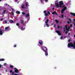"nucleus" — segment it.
Listing matches in <instances>:
<instances>
[{"label": "nucleus", "instance_id": "7ed1b4c3", "mask_svg": "<svg viewBox=\"0 0 75 75\" xmlns=\"http://www.w3.org/2000/svg\"><path fill=\"white\" fill-rule=\"evenodd\" d=\"M41 48L42 50L44 52H47L48 51V49L47 48L45 47V46H42Z\"/></svg>", "mask_w": 75, "mask_h": 75}, {"label": "nucleus", "instance_id": "37998d69", "mask_svg": "<svg viewBox=\"0 0 75 75\" xmlns=\"http://www.w3.org/2000/svg\"><path fill=\"white\" fill-rule=\"evenodd\" d=\"M67 23L68 24H69V23H70V22L69 21H67Z\"/></svg>", "mask_w": 75, "mask_h": 75}, {"label": "nucleus", "instance_id": "e2e57ef3", "mask_svg": "<svg viewBox=\"0 0 75 75\" xmlns=\"http://www.w3.org/2000/svg\"><path fill=\"white\" fill-rule=\"evenodd\" d=\"M44 27H45V24H44Z\"/></svg>", "mask_w": 75, "mask_h": 75}, {"label": "nucleus", "instance_id": "473e14b6", "mask_svg": "<svg viewBox=\"0 0 75 75\" xmlns=\"http://www.w3.org/2000/svg\"><path fill=\"white\" fill-rule=\"evenodd\" d=\"M65 28H64V31H66V29H65Z\"/></svg>", "mask_w": 75, "mask_h": 75}, {"label": "nucleus", "instance_id": "8fccbe9b", "mask_svg": "<svg viewBox=\"0 0 75 75\" xmlns=\"http://www.w3.org/2000/svg\"><path fill=\"white\" fill-rule=\"evenodd\" d=\"M11 10L12 11H14V10L13 8H12L11 9Z\"/></svg>", "mask_w": 75, "mask_h": 75}, {"label": "nucleus", "instance_id": "774afa93", "mask_svg": "<svg viewBox=\"0 0 75 75\" xmlns=\"http://www.w3.org/2000/svg\"><path fill=\"white\" fill-rule=\"evenodd\" d=\"M6 72L7 71V70H6Z\"/></svg>", "mask_w": 75, "mask_h": 75}, {"label": "nucleus", "instance_id": "72a5a7b5", "mask_svg": "<svg viewBox=\"0 0 75 75\" xmlns=\"http://www.w3.org/2000/svg\"><path fill=\"white\" fill-rule=\"evenodd\" d=\"M61 17H62V18H64V15H62Z\"/></svg>", "mask_w": 75, "mask_h": 75}, {"label": "nucleus", "instance_id": "69168bd1", "mask_svg": "<svg viewBox=\"0 0 75 75\" xmlns=\"http://www.w3.org/2000/svg\"><path fill=\"white\" fill-rule=\"evenodd\" d=\"M2 0H0V2Z\"/></svg>", "mask_w": 75, "mask_h": 75}, {"label": "nucleus", "instance_id": "f3484780", "mask_svg": "<svg viewBox=\"0 0 75 75\" xmlns=\"http://www.w3.org/2000/svg\"><path fill=\"white\" fill-rule=\"evenodd\" d=\"M3 34V31L2 30H0V35H2Z\"/></svg>", "mask_w": 75, "mask_h": 75}, {"label": "nucleus", "instance_id": "ddd939ff", "mask_svg": "<svg viewBox=\"0 0 75 75\" xmlns=\"http://www.w3.org/2000/svg\"><path fill=\"white\" fill-rule=\"evenodd\" d=\"M45 55L46 56H48V51L45 52Z\"/></svg>", "mask_w": 75, "mask_h": 75}, {"label": "nucleus", "instance_id": "c03bdc74", "mask_svg": "<svg viewBox=\"0 0 75 75\" xmlns=\"http://www.w3.org/2000/svg\"><path fill=\"white\" fill-rule=\"evenodd\" d=\"M63 38V37H62V36H61V37L60 39H61V40H62V39Z\"/></svg>", "mask_w": 75, "mask_h": 75}, {"label": "nucleus", "instance_id": "412c9836", "mask_svg": "<svg viewBox=\"0 0 75 75\" xmlns=\"http://www.w3.org/2000/svg\"><path fill=\"white\" fill-rule=\"evenodd\" d=\"M22 8H25V7H24V5H23L21 7Z\"/></svg>", "mask_w": 75, "mask_h": 75}, {"label": "nucleus", "instance_id": "0e129e2a", "mask_svg": "<svg viewBox=\"0 0 75 75\" xmlns=\"http://www.w3.org/2000/svg\"><path fill=\"white\" fill-rule=\"evenodd\" d=\"M1 29L0 28V31H1Z\"/></svg>", "mask_w": 75, "mask_h": 75}, {"label": "nucleus", "instance_id": "f704fd0d", "mask_svg": "<svg viewBox=\"0 0 75 75\" xmlns=\"http://www.w3.org/2000/svg\"><path fill=\"white\" fill-rule=\"evenodd\" d=\"M8 5V4H4V6H7Z\"/></svg>", "mask_w": 75, "mask_h": 75}, {"label": "nucleus", "instance_id": "423d86ee", "mask_svg": "<svg viewBox=\"0 0 75 75\" xmlns=\"http://www.w3.org/2000/svg\"><path fill=\"white\" fill-rule=\"evenodd\" d=\"M48 21H49V19H47L46 20V21H45V23H46V25H47V27H49V25H48Z\"/></svg>", "mask_w": 75, "mask_h": 75}, {"label": "nucleus", "instance_id": "e433bc0d", "mask_svg": "<svg viewBox=\"0 0 75 75\" xmlns=\"http://www.w3.org/2000/svg\"><path fill=\"white\" fill-rule=\"evenodd\" d=\"M47 13H48V14H49V15H50V12H49V11H48L47 12Z\"/></svg>", "mask_w": 75, "mask_h": 75}, {"label": "nucleus", "instance_id": "c756f323", "mask_svg": "<svg viewBox=\"0 0 75 75\" xmlns=\"http://www.w3.org/2000/svg\"><path fill=\"white\" fill-rule=\"evenodd\" d=\"M16 25H17V26H19V25H20L19 24V23H17L16 24Z\"/></svg>", "mask_w": 75, "mask_h": 75}, {"label": "nucleus", "instance_id": "20e7f679", "mask_svg": "<svg viewBox=\"0 0 75 75\" xmlns=\"http://www.w3.org/2000/svg\"><path fill=\"white\" fill-rule=\"evenodd\" d=\"M20 23L21 25H25V23H24V21L23 20L21 19L20 20Z\"/></svg>", "mask_w": 75, "mask_h": 75}, {"label": "nucleus", "instance_id": "b1692460", "mask_svg": "<svg viewBox=\"0 0 75 75\" xmlns=\"http://www.w3.org/2000/svg\"><path fill=\"white\" fill-rule=\"evenodd\" d=\"M6 12V10H4V11L2 13V14H5Z\"/></svg>", "mask_w": 75, "mask_h": 75}, {"label": "nucleus", "instance_id": "2f4dec72", "mask_svg": "<svg viewBox=\"0 0 75 75\" xmlns=\"http://www.w3.org/2000/svg\"><path fill=\"white\" fill-rule=\"evenodd\" d=\"M12 75H14V72H12Z\"/></svg>", "mask_w": 75, "mask_h": 75}, {"label": "nucleus", "instance_id": "0eeeda50", "mask_svg": "<svg viewBox=\"0 0 75 75\" xmlns=\"http://www.w3.org/2000/svg\"><path fill=\"white\" fill-rule=\"evenodd\" d=\"M56 33H57L58 35H61V32H60V31L59 30H56Z\"/></svg>", "mask_w": 75, "mask_h": 75}, {"label": "nucleus", "instance_id": "3c124183", "mask_svg": "<svg viewBox=\"0 0 75 75\" xmlns=\"http://www.w3.org/2000/svg\"><path fill=\"white\" fill-rule=\"evenodd\" d=\"M68 41H69V42H70V41H71V40L69 39L68 40Z\"/></svg>", "mask_w": 75, "mask_h": 75}, {"label": "nucleus", "instance_id": "4be33fe9", "mask_svg": "<svg viewBox=\"0 0 75 75\" xmlns=\"http://www.w3.org/2000/svg\"><path fill=\"white\" fill-rule=\"evenodd\" d=\"M40 2L42 4H44V2L43 1V0H40Z\"/></svg>", "mask_w": 75, "mask_h": 75}, {"label": "nucleus", "instance_id": "cd10ccee", "mask_svg": "<svg viewBox=\"0 0 75 75\" xmlns=\"http://www.w3.org/2000/svg\"><path fill=\"white\" fill-rule=\"evenodd\" d=\"M14 67V66L12 65H10V67L11 68H13Z\"/></svg>", "mask_w": 75, "mask_h": 75}, {"label": "nucleus", "instance_id": "4d7b16f0", "mask_svg": "<svg viewBox=\"0 0 75 75\" xmlns=\"http://www.w3.org/2000/svg\"><path fill=\"white\" fill-rule=\"evenodd\" d=\"M60 28H61V29H62V26H61L60 27Z\"/></svg>", "mask_w": 75, "mask_h": 75}, {"label": "nucleus", "instance_id": "338daca9", "mask_svg": "<svg viewBox=\"0 0 75 75\" xmlns=\"http://www.w3.org/2000/svg\"><path fill=\"white\" fill-rule=\"evenodd\" d=\"M65 17H66V16H64Z\"/></svg>", "mask_w": 75, "mask_h": 75}, {"label": "nucleus", "instance_id": "aec40b11", "mask_svg": "<svg viewBox=\"0 0 75 75\" xmlns=\"http://www.w3.org/2000/svg\"><path fill=\"white\" fill-rule=\"evenodd\" d=\"M5 59H0V61H4Z\"/></svg>", "mask_w": 75, "mask_h": 75}, {"label": "nucleus", "instance_id": "f03ea898", "mask_svg": "<svg viewBox=\"0 0 75 75\" xmlns=\"http://www.w3.org/2000/svg\"><path fill=\"white\" fill-rule=\"evenodd\" d=\"M68 47L70 48V47H73L75 49V41L74 42V44L72 42H70L68 44Z\"/></svg>", "mask_w": 75, "mask_h": 75}, {"label": "nucleus", "instance_id": "5701e85b", "mask_svg": "<svg viewBox=\"0 0 75 75\" xmlns=\"http://www.w3.org/2000/svg\"><path fill=\"white\" fill-rule=\"evenodd\" d=\"M56 13V12H55V11H54L52 13V14H55Z\"/></svg>", "mask_w": 75, "mask_h": 75}, {"label": "nucleus", "instance_id": "79ce46f5", "mask_svg": "<svg viewBox=\"0 0 75 75\" xmlns=\"http://www.w3.org/2000/svg\"><path fill=\"white\" fill-rule=\"evenodd\" d=\"M17 47V45H15L14 46V47Z\"/></svg>", "mask_w": 75, "mask_h": 75}, {"label": "nucleus", "instance_id": "1a4fd4ad", "mask_svg": "<svg viewBox=\"0 0 75 75\" xmlns=\"http://www.w3.org/2000/svg\"><path fill=\"white\" fill-rule=\"evenodd\" d=\"M44 13H45V16H48V13H46V11H44Z\"/></svg>", "mask_w": 75, "mask_h": 75}, {"label": "nucleus", "instance_id": "f8f14e48", "mask_svg": "<svg viewBox=\"0 0 75 75\" xmlns=\"http://www.w3.org/2000/svg\"><path fill=\"white\" fill-rule=\"evenodd\" d=\"M26 16L27 17H30V14L29 13H27L26 15Z\"/></svg>", "mask_w": 75, "mask_h": 75}, {"label": "nucleus", "instance_id": "6ab92c4d", "mask_svg": "<svg viewBox=\"0 0 75 75\" xmlns=\"http://www.w3.org/2000/svg\"><path fill=\"white\" fill-rule=\"evenodd\" d=\"M64 11H65L64 9H62L61 11V13H62V14H63V13H64Z\"/></svg>", "mask_w": 75, "mask_h": 75}, {"label": "nucleus", "instance_id": "9d476101", "mask_svg": "<svg viewBox=\"0 0 75 75\" xmlns=\"http://www.w3.org/2000/svg\"><path fill=\"white\" fill-rule=\"evenodd\" d=\"M39 43L40 45H42V40H40L39 42Z\"/></svg>", "mask_w": 75, "mask_h": 75}, {"label": "nucleus", "instance_id": "c85d7f7f", "mask_svg": "<svg viewBox=\"0 0 75 75\" xmlns=\"http://www.w3.org/2000/svg\"><path fill=\"white\" fill-rule=\"evenodd\" d=\"M69 21L70 23H71V19L70 18H69Z\"/></svg>", "mask_w": 75, "mask_h": 75}, {"label": "nucleus", "instance_id": "c9c22d12", "mask_svg": "<svg viewBox=\"0 0 75 75\" xmlns=\"http://www.w3.org/2000/svg\"><path fill=\"white\" fill-rule=\"evenodd\" d=\"M68 32L67 31L66 32L65 34H68Z\"/></svg>", "mask_w": 75, "mask_h": 75}, {"label": "nucleus", "instance_id": "a18cd8bd", "mask_svg": "<svg viewBox=\"0 0 75 75\" xmlns=\"http://www.w3.org/2000/svg\"><path fill=\"white\" fill-rule=\"evenodd\" d=\"M1 67H2V65L1 64H0V68H1Z\"/></svg>", "mask_w": 75, "mask_h": 75}, {"label": "nucleus", "instance_id": "de8ad7c7", "mask_svg": "<svg viewBox=\"0 0 75 75\" xmlns=\"http://www.w3.org/2000/svg\"><path fill=\"white\" fill-rule=\"evenodd\" d=\"M59 27H60L59 25H58V26H57V28H59Z\"/></svg>", "mask_w": 75, "mask_h": 75}, {"label": "nucleus", "instance_id": "49530a36", "mask_svg": "<svg viewBox=\"0 0 75 75\" xmlns=\"http://www.w3.org/2000/svg\"><path fill=\"white\" fill-rule=\"evenodd\" d=\"M3 18H1V21H3Z\"/></svg>", "mask_w": 75, "mask_h": 75}, {"label": "nucleus", "instance_id": "4c0bfd02", "mask_svg": "<svg viewBox=\"0 0 75 75\" xmlns=\"http://www.w3.org/2000/svg\"><path fill=\"white\" fill-rule=\"evenodd\" d=\"M5 24H7V20H5Z\"/></svg>", "mask_w": 75, "mask_h": 75}, {"label": "nucleus", "instance_id": "09e8293b", "mask_svg": "<svg viewBox=\"0 0 75 75\" xmlns=\"http://www.w3.org/2000/svg\"><path fill=\"white\" fill-rule=\"evenodd\" d=\"M55 9V8H54V7H53L52 8V10H54Z\"/></svg>", "mask_w": 75, "mask_h": 75}, {"label": "nucleus", "instance_id": "a19ab883", "mask_svg": "<svg viewBox=\"0 0 75 75\" xmlns=\"http://www.w3.org/2000/svg\"><path fill=\"white\" fill-rule=\"evenodd\" d=\"M18 28L19 29H21V27L20 26H18Z\"/></svg>", "mask_w": 75, "mask_h": 75}, {"label": "nucleus", "instance_id": "39448f33", "mask_svg": "<svg viewBox=\"0 0 75 75\" xmlns=\"http://www.w3.org/2000/svg\"><path fill=\"white\" fill-rule=\"evenodd\" d=\"M65 27L66 28V31H69V29H70V26H68V25H65Z\"/></svg>", "mask_w": 75, "mask_h": 75}, {"label": "nucleus", "instance_id": "5fc2aeb1", "mask_svg": "<svg viewBox=\"0 0 75 75\" xmlns=\"http://www.w3.org/2000/svg\"><path fill=\"white\" fill-rule=\"evenodd\" d=\"M45 1H48V0H45Z\"/></svg>", "mask_w": 75, "mask_h": 75}, {"label": "nucleus", "instance_id": "7c9ffc66", "mask_svg": "<svg viewBox=\"0 0 75 75\" xmlns=\"http://www.w3.org/2000/svg\"><path fill=\"white\" fill-rule=\"evenodd\" d=\"M22 14H23V15H25V13L24 12H23Z\"/></svg>", "mask_w": 75, "mask_h": 75}, {"label": "nucleus", "instance_id": "bb28decb", "mask_svg": "<svg viewBox=\"0 0 75 75\" xmlns=\"http://www.w3.org/2000/svg\"><path fill=\"white\" fill-rule=\"evenodd\" d=\"M55 21L56 22V23H58L59 22V21L57 20H55Z\"/></svg>", "mask_w": 75, "mask_h": 75}, {"label": "nucleus", "instance_id": "dca6fc26", "mask_svg": "<svg viewBox=\"0 0 75 75\" xmlns=\"http://www.w3.org/2000/svg\"><path fill=\"white\" fill-rule=\"evenodd\" d=\"M10 27L9 26L8 27H6L5 28V30H8V29Z\"/></svg>", "mask_w": 75, "mask_h": 75}, {"label": "nucleus", "instance_id": "864d4df0", "mask_svg": "<svg viewBox=\"0 0 75 75\" xmlns=\"http://www.w3.org/2000/svg\"><path fill=\"white\" fill-rule=\"evenodd\" d=\"M6 65V63H4V65Z\"/></svg>", "mask_w": 75, "mask_h": 75}, {"label": "nucleus", "instance_id": "603ef678", "mask_svg": "<svg viewBox=\"0 0 75 75\" xmlns=\"http://www.w3.org/2000/svg\"><path fill=\"white\" fill-rule=\"evenodd\" d=\"M54 27H56V25H54Z\"/></svg>", "mask_w": 75, "mask_h": 75}, {"label": "nucleus", "instance_id": "13d9d810", "mask_svg": "<svg viewBox=\"0 0 75 75\" xmlns=\"http://www.w3.org/2000/svg\"><path fill=\"white\" fill-rule=\"evenodd\" d=\"M70 33H69L68 35H70Z\"/></svg>", "mask_w": 75, "mask_h": 75}, {"label": "nucleus", "instance_id": "393cba45", "mask_svg": "<svg viewBox=\"0 0 75 75\" xmlns=\"http://www.w3.org/2000/svg\"><path fill=\"white\" fill-rule=\"evenodd\" d=\"M28 2H26L25 5L26 7H27V6H28Z\"/></svg>", "mask_w": 75, "mask_h": 75}, {"label": "nucleus", "instance_id": "6e6d98bb", "mask_svg": "<svg viewBox=\"0 0 75 75\" xmlns=\"http://www.w3.org/2000/svg\"><path fill=\"white\" fill-rule=\"evenodd\" d=\"M14 75H18V74H15Z\"/></svg>", "mask_w": 75, "mask_h": 75}, {"label": "nucleus", "instance_id": "a878e982", "mask_svg": "<svg viewBox=\"0 0 75 75\" xmlns=\"http://www.w3.org/2000/svg\"><path fill=\"white\" fill-rule=\"evenodd\" d=\"M11 13L12 16H14V12H13L11 11Z\"/></svg>", "mask_w": 75, "mask_h": 75}, {"label": "nucleus", "instance_id": "6e6552de", "mask_svg": "<svg viewBox=\"0 0 75 75\" xmlns=\"http://www.w3.org/2000/svg\"><path fill=\"white\" fill-rule=\"evenodd\" d=\"M15 72L16 73H18V70L16 68H15L14 69Z\"/></svg>", "mask_w": 75, "mask_h": 75}, {"label": "nucleus", "instance_id": "f257e3e1", "mask_svg": "<svg viewBox=\"0 0 75 75\" xmlns=\"http://www.w3.org/2000/svg\"><path fill=\"white\" fill-rule=\"evenodd\" d=\"M55 5L57 6V8H62L64 10H65L67 8V6L65 7V5H64V4L63 2V1H61L59 2V3H58V1H56L55 2Z\"/></svg>", "mask_w": 75, "mask_h": 75}, {"label": "nucleus", "instance_id": "052dcab7", "mask_svg": "<svg viewBox=\"0 0 75 75\" xmlns=\"http://www.w3.org/2000/svg\"><path fill=\"white\" fill-rule=\"evenodd\" d=\"M20 2V1L18 2V3Z\"/></svg>", "mask_w": 75, "mask_h": 75}, {"label": "nucleus", "instance_id": "680f3d73", "mask_svg": "<svg viewBox=\"0 0 75 75\" xmlns=\"http://www.w3.org/2000/svg\"><path fill=\"white\" fill-rule=\"evenodd\" d=\"M74 37L75 38V34L74 35Z\"/></svg>", "mask_w": 75, "mask_h": 75}, {"label": "nucleus", "instance_id": "ea45409f", "mask_svg": "<svg viewBox=\"0 0 75 75\" xmlns=\"http://www.w3.org/2000/svg\"><path fill=\"white\" fill-rule=\"evenodd\" d=\"M70 27H72V24H70Z\"/></svg>", "mask_w": 75, "mask_h": 75}, {"label": "nucleus", "instance_id": "2eb2a0df", "mask_svg": "<svg viewBox=\"0 0 75 75\" xmlns=\"http://www.w3.org/2000/svg\"><path fill=\"white\" fill-rule=\"evenodd\" d=\"M9 21L11 23H13L14 22V21L11 19H10Z\"/></svg>", "mask_w": 75, "mask_h": 75}, {"label": "nucleus", "instance_id": "58836bf2", "mask_svg": "<svg viewBox=\"0 0 75 75\" xmlns=\"http://www.w3.org/2000/svg\"><path fill=\"white\" fill-rule=\"evenodd\" d=\"M10 73H11V72H13V70H11L10 71Z\"/></svg>", "mask_w": 75, "mask_h": 75}, {"label": "nucleus", "instance_id": "4468645a", "mask_svg": "<svg viewBox=\"0 0 75 75\" xmlns=\"http://www.w3.org/2000/svg\"><path fill=\"white\" fill-rule=\"evenodd\" d=\"M21 29L22 30H25V28H23V27H21Z\"/></svg>", "mask_w": 75, "mask_h": 75}, {"label": "nucleus", "instance_id": "9b49d317", "mask_svg": "<svg viewBox=\"0 0 75 75\" xmlns=\"http://www.w3.org/2000/svg\"><path fill=\"white\" fill-rule=\"evenodd\" d=\"M70 14H71V15H72L73 16H75V13L71 12Z\"/></svg>", "mask_w": 75, "mask_h": 75}, {"label": "nucleus", "instance_id": "bf43d9fd", "mask_svg": "<svg viewBox=\"0 0 75 75\" xmlns=\"http://www.w3.org/2000/svg\"><path fill=\"white\" fill-rule=\"evenodd\" d=\"M15 1H16V2H17V0H15Z\"/></svg>", "mask_w": 75, "mask_h": 75}, {"label": "nucleus", "instance_id": "a211bd4d", "mask_svg": "<svg viewBox=\"0 0 75 75\" xmlns=\"http://www.w3.org/2000/svg\"><path fill=\"white\" fill-rule=\"evenodd\" d=\"M16 13L18 14H20V11H16Z\"/></svg>", "mask_w": 75, "mask_h": 75}]
</instances>
